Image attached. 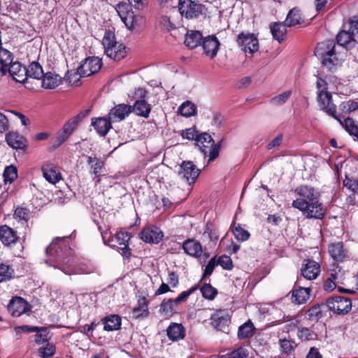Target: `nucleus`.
Returning a JSON list of instances; mask_svg holds the SVG:
<instances>
[{
	"label": "nucleus",
	"mask_w": 358,
	"mask_h": 358,
	"mask_svg": "<svg viewBox=\"0 0 358 358\" xmlns=\"http://www.w3.org/2000/svg\"><path fill=\"white\" fill-rule=\"evenodd\" d=\"M255 330L254 325L250 320L245 322L239 327L238 336L240 339H245L251 337Z\"/></svg>",
	"instance_id": "a19ab883"
},
{
	"label": "nucleus",
	"mask_w": 358,
	"mask_h": 358,
	"mask_svg": "<svg viewBox=\"0 0 358 358\" xmlns=\"http://www.w3.org/2000/svg\"><path fill=\"white\" fill-rule=\"evenodd\" d=\"M7 143L14 149H24L27 147L26 139L16 132H10L6 136Z\"/></svg>",
	"instance_id": "393cba45"
},
{
	"label": "nucleus",
	"mask_w": 358,
	"mask_h": 358,
	"mask_svg": "<svg viewBox=\"0 0 358 358\" xmlns=\"http://www.w3.org/2000/svg\"><path fill=\"white\" fill-rule=\"evenodd\" d=\"M248 351L245 347H240L229 354V358H245L248 356Z\"/></svg>",
	"instance_id": "0e129e2a"
},
{
	"label": "nucleus",
	"mask_w": 358,
	"mask_h": 358,
	"mask_svg": "<svg viewBox=\"0 0 358 358\" xmlns=\"http://www.w3.org/2000/svg\"><path fill=\"white\" fill-rule=\"evenodd\" d=\"M279 343L282 352L285 354L291 352L296 347V343L292 339H280Z\"/></svg>",
	"instance_id": "603ef678"
},
{
	"label": "nucleus",
	"mask_w": 358,
	"mask_h": 358,
	"mask_svg": "<svg viewBox=\"0 0 358 358\" xmlns=\"http://www.w3.org/2000/svg\"><path fill=\"white\" fill-rule=\"evenodd\" d=\"M171 306L169 299H164L159 306V313L166 318L171 317L176 313Z\"/></svg>",
	"instance_id": "de8ad7c7"
},
{
	"label": "nucleus",
	"mask_w": 358,
	"mask_h": 358,
	"mask_svg": "<svg viewBox=\"0 0 358 358\" xmlns=\"http://www.w3.org/2000/svg\"><path fill=\"white\" fill-rule=\"evenodd\" d=\"M169 338L173 341L184 338L185 331L181 324L172 322L166 329Z\"/></svg>",
	"instance_id": "a878e982"
},
{
	"label": "nucleus",
	"mask_w": 358,
	"mask_h": 358,
	"mask_svg": "<svg viewBox=\"0 0 358 358\" xmlns=\"http://www.w3.org/2000/svg\"><path fill=\"white\" fill-rule=\"evenodd\" d=\"M177 4L181 16L188 20L197 18L203 14L204 6L194 0H180Z\"/></svg>",
	"instance_id": "6e6552de"
},
{
	"label": "nucleus",
	"mask_w": 358,
	"mask_h": 358,
	"mask_svg": "<svg viewBox=\"0 0 358 358\" xmlns=\"http://www.w3.org/2000/svg\"><path fill=\"white\" fill-rule=\"evenodd\" d=\"M80 77L78 69L77 71H69L65 76V80L72 86H78L80 85Z\"/></svg>",
	"instance_id": "864d4df0"
},
{
	"label": "nucleus",
	"mask_w": 358,
	"mask_h": 358,
	"mask_svg": "<svg viewBox=\"0 0 358 358\" xmlns=\"http://www.w3.org/2000/svg\"><path fill=\"white\" fill-rule=\"evenodd\" d=\"M216 263L217 265H220L224 269L226 270H231L233 268L232 260L230 257L227 255L220 256Z\"/></svg>",
	"instance_id": "e2e57ef3"
},
{
	"label": "nucleus",
	"mask_w": 358,
	"mask_h": 358,
	"mask_svg": "<svg viewBox=\"0 0 358 358\" xmlns=\"http://www.w3.org/2000/svg\"><path fill=\"white\" fill-rule=\"evenodd\" d=\"M202 34L199 31L189 30L185 35V44L190 49H194L201 44Z\"/></svg>",
	"instance_id": "cd10ccee"
},
{
	"label": "nucleus",
	"mask_w": 358,
	"mask_h": 358,
	"mask_svg": "<svg viewBox=\"0 0 358 358\" xmlns=\"http://www.w3.org/2000/svg\"><path fill=\"white\" fill-rule=\"evenodd\" d=\"M102 66L101 59L96 57H87L78 66L80 76L87 77L97 73Z\"/></svg>",
	"instance_id": "9b49d317"
},
{
	"label": "nucleus",
	"mask_w": 358,
	"mask_h": 358,
	"mask_svg": "<svg viewBox=\"0 0 358 358\" xmlns=\"http://www.w3.org/2000/svg\"><path fill=\"white\" fill-rule=\"evenodd\" d=\"M132 111L131 106L127 104H118L113 107L108 113L110 121L120 122L128 116Z\"/></svg>",
	"instance_id": "dca6fc26"
},
{
	"label": "nucleus",
	"mask_w": 358,
	"mask_h": 358,
	"mask_svg": "<svg viewBox=\"0 0 358 358\" xmlns=\"http://www.w3.org/2000/svg\"><path fill=\"white\" fill-rule=\"evenodd\" d=\"M14 275V270L8 265L0 264V282L10 280Z\"/></svg>",
	"instance_id": "49530a36"
},
{
	"label": "nucleus",
	"mask_w": 358,
	"mask_h": 358,
	"mask_svg": "<svg viewBox=\"0 0 358 358\" xmlns=\"http://www.w3.org/2000/svg\"><path fill=\"white\" fill-rule=\"evenodd\" d=\"M233 234L234 237L240 241H245L248 240L250 237V234L248 231L241 228L240 225L235 227L233 229Z\"/></svg>",
	"instance_id": "5fc2aeb1"
},
{
	"label": "nucleus",
	"mask_w": 358,
	"mask_h": 358,
	"mask_svg": "<svg viewBox=\"0 0 358 358\" xmlns=\"http://www.w3.org/2000/svg\"><path fill=\"white\" fill-rule=\"evenodd\" d=\"M355 34L350 29L348 31H341L337 35V43L342 46L348 47L355 41Z\"/></svg>",
	"instance_id": "ea45409f"
},
{
	"label": "nucleus",
	"mask_w": 358,
	"mask_h": 358,
	"mask_svg": "<svg viewBox=\"0 0 358 358\" xmlns=\"http://www.w3.org/2000/svg\"><path fill=\"white\" fill-rule=\"evenodd\" d=\"M200 174V170L191 161H184L180 166L178 176L188 184H194Z\"/></svg>",
	"instance_id": "9d476101"
},
{
	"label": "nucleus",
	"mask_w": 358,
	"mask_h": 358,
	"mask_svg": "<svg viewBox=\"0 0 358 358\" xmlns=\"http://www.w3.org/2000/svg\"><path fill=\"white\" fill-rule=\"evenodd\" d=\"M202 46L206 55L213 58L217 55L220 42L216 36H208L203 39Z\"/></svg>",
	"instance_id": "6ab92c4d"
},
{
	"label": "nucleus",
	"mask_w": 358,
	"mask_h": 358,
	"mask_svg": "<svg viewBox=\"0 0 358 358\" xmlns=\"http://www.w3.org/2000/svg\"><path fill=\"white\" fill-rule=\"evenodd\" d=\"M128 8L129 7L125 3H120L117 5L116 10L125 25L131 29L134 24V15Z\"/></svg>",
	"instance_id": "412c9836"
},
{
	"label": "nucleus",
	"mask_w": 358,
	"mask_h": 358,
	"mask_svg": "<svg viewBox=\"0 0 358 358\" xmlns=\"http://www.w3.org/2000/svg\"><path fill=\"white\" fill-rule=\"evenodd\" d=\"M26 71L27 80L29 78L40 80L44 76L42 66L38 62H31L27 68L26 67Z\"/></svg>",
	"instance_id": "f704fd0d"
},
{
	"label": "nucleus",
	"mask_w": 358,
	"mask_h": 358,
	"mask_svg": "<svg viewBox=\"0 0 358 358\" xmlns=\"http://www.w3.org/2000/svg\"><path fill=\"white\" fill-rule=\"evenodd\" d=\"M358 108V103L352 100L343 101L339 105L340 110L344 113H350Z\"/></svg>",
	"instance_id": "8fccbe9b"
},
{
	"label": "nucleus",
	"mask_w": 358,
	"mask_h": 358,
	"mask_svg": "<svg viewBox=\"0 0 358 358\" xmlns=\"http://www.w3.org/2000/svg\"><path fill=\"white\" fill-rule=\"evenodd\" d=\"M336 120L345 128L350 135L358 138V124L352 118L348 117L342 120L341 117L338 116V120Z\"/></svg>",
	"instance_id": "e433bc0d"
},
{
	"label": "nucleus",
	"mask_w": 358,
	"mask_h": 358,
	"mask_svg": "<svg viewBox=\"0 0 358 358\" xmlns=\"http://www.w3.org/2000/svg\"><path fill=\"white\" fill-rule=\"evenodd\" d=\"M290 95H291L290 91L285 92L283 93H281V94L273 97L271 100V103L273 105H276V106L282 105L287 101V99H289Z\"/></svg>",
	"instance_id": "4d7b16f0"
},
{
	"label": "nucleus",
	"mask_w": 358,
	"mask_h": 358,
	"mask_svg": "<svg viewBox=\"0 0 358 358\" xmlns=\"http://www.w3.org/2000/svg\"><path fill=\"white\" fill-rule=\"evenodd\" d=\"M196 145L203 154L204 157L208 153V161H213L219 155L220 145L215 143L211 136L207 133H199L196 138Z\"/></svg>",
	"instance_id": "0eeeda50"
},
{
	"label": "nucleus",
	"mask_w": 358,
	"mask_h": 358,
	"mask_svg": "<svg viewBox=\"0 0 358 358\" xmlns=\"http://www.w3.org/2000/svg\"><path fill=\"white\" fill-rule=\"evenodd\" d=\"M316 87L317 90V102L320 109L327 115L338 120V115L336 114V106L333 103L332 95L328 92L327 83L320 78L317 80Z\"/></svg>",
	"instance_id": "7ed1b4c3"
},
{
	"label": "nucleus",
	"mask_w": 358,
	"mask_h": 358,
	"mask_svg": "<svg viewBox=\"0 0 358 358\" xmlns=\"http://www.w3.org/2000/svg\"><path fill=\"white\" fill-rule=\"evenodd\" d=\"M17 240L16 231L7 225L0 227V241L6 246L15 243Z\"/></svg>",
	"instance_id": "b1692460"
},
{
	"label": "nucleus",
	"mask_w": 358,
	"mask_h": 358,
	"mask_svg": "<svg viewBox=\"0 0 358 358\" xmlns=\"http://www.w3.org/2000/svg\"><path fill=\"white\" fill-rule=\"evenodd\" d=\"M141 238L149 243H158L163 238L162 231L157 227H147L140 234Z\"/></svg>",
	"instance_id": "f3484780"
},
{
	"label": "nucleus",
	"mask_w": 358,
	"mask_h": 358,
	"mask_svg": "<svg viewBox=\"0 0 358 358\" xmlns=\"http://www.w3.org/2000/svg\"><path fill=\"white\" fill-rule=\"evenodd\" d=\"M199 135V131L195 127H191L182 130L181 133V136L183 138H186L188 140H194L196 141V138Z\"/></svg>",
	"instance_id": "052dcab7"
},
{
	"label": "nucleus",
	"mask_w": 358,
	"mask_h": 358,
	"mask_svg": "<svg viewBox=\"0 0 358 358\" xmlns=\"http://www.w3.org/2000/svg\"><path fill=\"white\" fill-rule=\"evenodd\" d=\"M87 163L90 165V172L98 178L97 182L100 181V176L103 172L104 162L96 157L89 156Z\"/></svg>",
	"instance_id": "2f4dec72"
},
{
	"label": "nucleus",
	"mask_w": 358,
	"mask_h": 358,
	"mask_svg": "<svg viewBox=\"0 0 358 358\" xmlns=\"http://www.w3.org/2000/svg\"><path fill=\"white\" fill-rule=\"evenodd\" d=\"M101 231V237L105 245H109L111 248H118L121 251L122 256L128 259L131 256V250L129 248V241L131 238V235L127 231H120L117 233L115 236L111 238H107V232L102 231L101 227H99Z\"/></svg>",
	"instance_id": "39448f33"
},
{
	"label": "nucleus",
	"mask_w": 358,
	"mask_h": 358,
	"mask_svg": "<svg viewBox=\"0 0 358 358\" xmlns=\"http://www.w3.org/2000/svg\"><path fill=\"white\" fill-rule=\"evenodd\" d=\"M13 62V53L5 48L0 47V64L1 65L0 71L3 75L6 73V69Z\"/></svg>",
	"instance_id": "7c9ffc66"
},
{
	"label": "nucleus",
	"mask_w": 358,
	"mask_h": 358,
	"mask_svg": "<svg viewBox=\"0 0 358 358\" xmlns=\"http://www.w3.org/2000/svg\"><path fill=\"white\" fill-rule=\"evenodd\" d=\"M8 310L13 316L19 317L29 310V306L24 299L14 297L8 303Z\"/></svg>",
	"instance_id": "4468645a"
},
{
	"label": "nucleus",
	"mask_w": 358,
	"mask_h": 358,
	"mask_svg": "<svg viewBox=\"0 0 358 358\" xmlns=\"http://www.w3.org/2000/svg\"><path fill=\"white\" fill-rule=\"evenodd\" d=\"M196 107L191 101L184 102L178 108V112L185 117H191L196 114Z\"/></svg>",
	"instance_id": "79ce46f5"
},
{
	"label": "nucleus",
	"mask_w": 358,
	"mask_h": 358,
	"mask_svg": "<svg viewBox=\"0 0 358 358\" xmlns=\"http://www.w3.org/2000/svg\"><path fill=\"white\" fill-rule=\"evenodd\" d=\"M329 278L337 285L343 284L345 280V271L338 266H336L330 271Z\"/></svg>",
	"instance_id": "37998d69"
},
{
	"label": "nucleus",
	"mask_w": 358,
	"mask_h": 358,
	"mask_svg": "<svg viewBox=\"0 0 358 358\" xmlns=\"http://www.w3.org/2000/svg\"><path fill=\"white\" fill-rule=\"evenodd\" d=\"M38 353L43 358H49L55 353V347L52 344L48 343L38 349Z\"/></svg>",
	"instance_id": "6e6d98bb"
},
{
	"label": "nucleus",
	"mask_w": 358,
	"mask_h": 358,
	"mask_svg": "<svg viewBox=\"0 0 358 358\" xmlns=\"http://www.w3.org/2000/svg\"><path fill=\"white\" fill-rule=\"evenodd\" d=\"M109 117H92L91 119V125L94 128L96 132L101 136H105L109 130L112 128Z\"/></svg>",
	"instance_id": "aec40b11"
},
{
	"label": "nucleus",
	"mask_w": 358,
	"mask_h": 358,
	"mask_svg": "<svg viewBox=\"0 0 358 358\" xmlns=\"http://www.w3.org/2000/svg\"><path fill=\"white\" fill-rule=\"evenodd\" d=\"M102 44L106 55L114 60L120 61L127 55L126 47L116 41L115 34L110 31L105 32Z\"/></svg>",
	"instance_id": "423d86ee"
},
{
	"label": "nucleus",
	"mask_w": 358,
	"mask_h": 358,
	"mask_svg": "<svg viewBox=\"0 0 358 358\" xmlns=\"http://www.w3.org/2000/svg\"><path fill=\"white\" fill-rule=\"evenodd\" d=\"M338 62V59L336 56L335 52L328 55V56L322 58V64L324 66L327 67L329 70H332Z\"/></svg>",
	"instance_id": "09e8293b"
},
{
	"label": "nucleus",
	"mask_w": 358,
	"mask_h": 358,
	"mask_svg": "<svg viewBox=\"0 0 358 358\" xmlns=\"http://www.w3.org/2000/svg\"><path fill=\"white\" fill-rule=\"evenodd\" d=\"M134 316L136 318L139 317H146L148 315V304L146 299L143 298L139 301V304L137 307L133 309Z\"/></svg>",
	"instance_id": "c03bdc74"
},
{
	"label": "nucleus",
	"mask_w": 358,
	"mask_h": 358,
	"mask_svg": "<svg viewBox=\"0 0 358 358\" xmlns=\"http://www.w3.org/2000/svg\"><path fill=\"white\" fill-rule=\"evenodd\" d=\"M185 253L189 256L199 257L203 252L202 246L199 241L194 239H187L182 244Z\"/></svg>",
	"instance_id": "4be33fe9"
},
{
	"label": "nucleus",
	"mask_w": 358,
	"mask_h": 358,
	"mask_svg": "<svg viewBox=\"0 0 358 358\" xmlns=\"http://www.w3.org/2000/svg\"><path fill=\"white\" fill-rule=\"evenodd\" d=\"M203 236H206L210 241L216 242L218 240L219 234L218 231L215 229H210L207 227L204 233Z\"/></svg>",
	"instance_id": "338daca9"
},
{
	"label": "nucleus",
	"mask_w": 358,
	"mask_h": 358,
	"mask_svg": "<svg viewBox=\"0 0 358 358\" xmlns=\"http://www.w3.org/2000/svg\"><path fill=\"white\" fill-rule=\"evenodd\" d=\"M310 296L309 288L299 287L293 290L292 299V301L302 304L305 303Z\"/></svg>",
	"instance_id": "4c0bfd02"
},
{
	"label": "nucleus",
	"mask_w": 358,
	"mask_h": 358,
	"mask_svg": "<svg viewBox=\"0 0 358 358\" xmlns=\"http://www.w3.org/2000/svg\"><path fill=\"white\" fill-rule=\"evenodd\" d=\"M301 273L304 278L314 280L320 273V265L314 260L305 259L301 268Z\"/></svg>",
	"instance_id": "ddd939ff"
},
{
	"label": "nucleus",
	"mask_w": 358,
	"mask_h": 358,
	"mask_svg": "<svg viewBox=\"0 0 358 358\" xmlns=\"http://www.w3.org/2000/svg\"><path fill=\"white\" fill-rule=\"evenodd\" d=\"M30 212L29 210L24 207H17L14 213L15 218L20 220L27 221L29 219Z\"/></svg>",
	"instance_id": "13d9d810"
},
{
	"label": "nucleus",
	"mask_w": 358,
	"mask_h": 358,
	"mask_svg": "<svg viewBox=\"0 0 358 358\" xmlns=\"http://www.w3.org/2000/svg\"><path fill=\"white\" fill-rule=\"evenodd\" d=\"M303 22L301 11L294 8L289 10L285 20V25L291 27Z\"/></svg>",
	"instance_id": "c9c22d12"
},
{
	"label": "nucleus",
	"mask_w": 358,
	"mask_h": 358,
	"mask_svg": "<svg viewBox=\"0 0 358 358\" xmlns=\"http://www.w3.org/2000/svg\"><path fill=\"white\" fill-rule=\"evenodd\" d=\"M133 111L138 116L147 118L151 111L150 105L145 100H137L133 106Z\"/></svg>",
	"instance_id": "473e14b6"
},
{
	"label": "nucleus",
	"mask_w": 358,
	"mask_h": 358,
	"mask_svg": "<svg viewBox=\"0 0 358 358\" xmlns=\"http://www.w3.org/2000/svg\"><path fill=\"white\" fill-rule=\"evenodd\" d=\"M91 109H85L80 111L77 115L70 118L57 132L54 146L57 148L65 142L73 132L76 130L83 120L89 115Z\"/></svg>",
	"instance_id": "20e7f679"
},
{
	"label": "nucleus",
	"mask_w": 358,
	"mask_h": 358,
	"mask_svg": "<svg viewBox=\"0 0 358 358\" xmlns=\"http://www.w3.org/2000/svg\"><path fill=\"white\" fill-rule=\"evenodd\" d=\"M3 176L5 182H12L17 177V168L13 165L6 166Z\"/></svg>",
	"instance_id": "3c124183"
},
{
	"label": "nucleus",
	"mask_w": 358,
	"mask_h": 358,
	"mask_svg": "<svg viewBox=\"0 0 358 358\" xmlns=\"http://www.w3.org/2000/svg\"><path fill=\"white\" fill-rule=\"evenodd\" d=\"M297 336L302 341H309L314 339L315 334L308 328H301L298 330Z\"/></svg>",
	"instance_id": "680f3d73"
},
{
	"label": "nucleus",
	"mask_w": 358,
	"mask_h": 358,
	"mask_svg": "<svg viewBox=\"0 0 358 358\" xmlns=\"http://www.w3.org/2000/svg\"><path fill=\"white\" fill-rule=\"evenodd\" d=\"M104 327L103 329L107 331L118 330L121 327V317L117 315H110L102 320Z\"/></svg>",
	"instance_id": "c756f323"
},
{
	"label": "nucleus",
	"mask_w": 358,
	"mask_h": 358,
	"mask_svg": "<svg viewBox=\"0 0 358 358\" xmlns=\"http://www.w3.org/2000/svg\"><path fill=\"white\" fill-rule=\"evenodd\" d=\"M237 43L245 53L253 55L259 50L258 40L252 34L241 33L238 36Z\"/></svg>",
	"instance_id": "f8f14e48"
},
{
	"label": "nucleus",
	"mask_w": 358,
	"mask_h": 358,
	"mask_svg": "<svg viewBox=\"0 0 358 358\" xmlns=\"http://www.w3.org/2000/svg\"><path fill=\"white\" fill-rule=\"evenodd\" d=\"M285 23L275 22L270 25L271 32L274 39L279 43L284 40L285 36L287 34Z\"/></svg>",
	"instance_id": "72a5a7b5"
},
{
	"label": "nucleus",
	"mask_w": 358,
	"mask_h": 358,
	"mask_svg": "<svg viewBox=\"0 0 358 358\" xmlns=\"http://www.w3.org/2000/svg\"><path fill=\"white\" fill-rule=\"evenodd\" d=\"M343 185L352 192L358 194V179L346 177L343 180Z\"/></svg>",
	"instance_id": "bf43d9fd"
},
{
	"label": "nucleus",
	"mask_w": 358,
	"mask_h": 358,
	"mask_svg": "<svg viewBox=\"0 0 358 358\" xmlns=\"http://www.w3.org/2000/svg\"><path fill=\"white\" fill-rule=\"evenodd\" d=\"M298 197L292 201V206L311 219L322 220L325 215V209L319 201L320 193L315 188L301 185L294 189Z\"/></svg>",
	"instance_id": "f257e3e1"
},
{
	"label": "nucleus",
	"mask_w": 358,
	"mask_h": 358,
	"mask_svg": "<svg viewBox=\"0 0 358 358\" xmlns=\"http://www.w3.org/2000/svg\"><path fill=\"white\" fill-rule=\"evenodd\" d=\"M230 318L225 310H217L211 317L212 325L219 331L225 332L228 329Z\"/></svg>",
	"instance_id": "2eb2a0df"
},
{
	"label": "nucleus",
	"mask_w": 358,
	"mask_h": 358,
	"mask_svg": "<svg viewBox=\"0 0 358 358\" xmlns=\"http://www.w3.org/2000/svg\"><path fill=\"white\" fill-rule=\"evenodd\" d=\"M327 307L338 315L348 313L352 308L351 300L348 298L335 296L327 301Z\"/></svg>",
	"instance_id": "1a4fd4ad"
},
{
	"label": "nucleus",
	"mask_w": 358,
	"mask_h": 358,
	"mask_svg": "<svg viewBox=\"0 0 358 358\" xmlns=\"http://www.w3.org/2000/svg\"><path fill=\"white\" fill-rule=\"evenodd\" d=\"M74 232L69 236H64L55 238L46 249V254L50 256V259L46 260L45 262L48 264L49 262H55L52 266L60 269L67 275L80 273L72 264L73 262V259L68 258L65 261L68 255L71 253V250L65 243V241L67 238L74 237Z\"/></svg>",
	"instance_id": "f03ea898"
},
{
	"label": "nucleus",
	"mask_w": 358,
	"mask_h": 358,
	"mask_svg": "<svg viewBox=\"0 0 358 358\" xmlns=\"http://www.w3.org/2000/svg\"><path fill=\"white\" fill-rule=\"evenodd\" d=\"M200 291L202 294V296L207 299L213 300L215 299V297L217 294V289L213 287L209 283H205L203 284L201 288Z\"/></svg>",
	"instance_id": "a18cd8bd"
},
{
	"label": "nucleus",
	"mask_w": 358,
	"mask_h": 358,
	"mask_svg": "<svg viewBox=\"0 0 358 358\" xmlns=\"http://www.w3.org/2000/svg\"><path fill=\"white\" fill-rule=\"evenodd\" d=\"M42 78V87L45 89H54L62 82V78L52 72L44 73Z\"/></svg>",
	"instance_id": "c85d7f7f"
},
{
	"label": "nucleus",
	"mask_w": 358,
	"mask_h": 358,
	"mask_svg": "<svg viewBox=\"0 0 358 358\" xmlns=\"http://www.w3.org/2000/svg\"><path fill=\"white\" fill-rule=\"evenodd\" d=\"M329 252L331 257L336 261H341L345 257V250L341 243L331 244L329 248Z\"/></svg>",
	"instance_id": "58836bf2"
},
{
	"label": "nucleus",
	"mask_w": 358,
	"mask_h": 358,
	"mask_svg": "<svg viewBox=\"0 0 358 358\" xmlns=\"http://www.w3.org/2000/svg\"><path fill=\"white\" fill-rule=\"evenodd\" d=\"M43 177L47 181L52 184H55L61 179V174L57 168L52 164H45L42 166Z\"/></svg>",
	"instance_id": "5701e85b"
},
{
	"label": "nucleus",
	"mask_w": 358,
	"mask_h": 358,
	"mask_svg": "<svg viewBox=\"0 0 358 358\" xmlns=\"http://www.w3.org/2000/svg\"><path fill=\"white\" fill-rule=\"evenodd\" d=\"M9 74L18 83H24L27 81L26 66L22 65L20 62H15L6 69V73Z\"/></svg>",
	"instance_id": "a211bd4d"
},
{
	"label": "nucleus",
	"mask_w": 358,
	"mask_h": 358,
	"mask_svg": "<svg viewBox=\"0 0 358 358\" xmlns=\"http://www.w3.org/2000/svg\"><path fill=\"white\" fill-rule=\"evenodd\" d=\"M335 43L333 41H327L317 44L315 49V55L320 58H323L331 53H334Z\"/></svg>",
	"instance_id": "bb28decb"
},
{
	"label": "nucleus",
	"mask_w": 358,
	"mask_h": 358,
	"mask_svg": "<svg viewBox=\"0 0 358 358\" xmlns=\"http://www.w3.org/2000/svg\"><path fill=\"white\" fill-rule=\"evenodd\" d=\"M198 289L197 286H194L189 289L188 290L184 291L181 292L175 299L176 301L180 304L182 302H185L187 300L188 297L196 289Z\"/></svg>",
	"instance_id": "69168bd1"
},
{
	"label": "nucleus",
	"mask_w": 358,
	"mask_h": 358,
	"mask_svg": "<svg viewBox=\"0 0 358 358\" xmlns=\"http://www.w3.org/2000/svg\"><path fill=\"white\" fill-rule=\"evenodd\" d=\"M216 264L215 257L210 259L204 269L202 278L211 275Z\"/></svg>",
	"instance_id": "774afa93"
}]
</instances>
